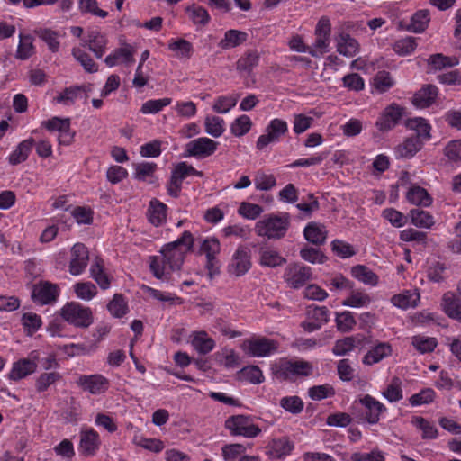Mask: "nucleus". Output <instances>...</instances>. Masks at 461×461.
Listing matches in <instances>:
<instances>
[{
	"mask_svg": "<svg viewBox=\"0 0 461 461\" xmlns=\"http://www.w3.org/2000/svg\"><path fill=\"white\" fill-rule=\"evenodd\" d=\"M37 369V364L30 359H22L14 364L9 374V377L13 380H20L28 375L34 373Z\"/></svg>",
	"mask_w": 461,
	"mask_h": 461,
	"instance_id": "nucleus-37",
	"label": "nucleus"
},
{
	"mask_svg": "<svg viewBox=\"0 0 461 461\" xmlns=\"http://www.w3.org/2000/svg\"><path fill=\"white\" fill-rule=\"evenodd\" d=\"M127 309V303L123 296L119 294H115L112 301L107 304V310L116 318L122 317L126 313Z\"/></svg>",
	"mask_w": 461,
	"mask_h": 461,
	"instance_id": "nucleus-59",
	"label": "nucleus"
},
{
	"mask_svg": "<svg viewBox=\"0 0 461 461\" xmlns=\"http://www.w3.org/2000/svg\"><path fill=\"white\" fill-rule=\"evenodd\" d=\"M435 399V392L431 388H425L420 393L412 394L409 398V402L411 406H420L423 404L431 403Z\"/></svg>",
	"mask_w": 461,
	"mask_h": 461,
	"instance_id": "nucleus-62",
	"label": "nucleus"
},
{
	"mask_svg": "<svg viewBox=\"0 0 461 461\" xmlns=\"http://www.w3.org/2000/svg\"><path fill=\"white\" fill-rule=\"evenodd\" d=\"M205 131L218 138L224 132V120L218 116H207L204 121Z\"/></svg>",
	"mask_w": 461,
	"mask_h": 461,
	"instance_id": "nucleus-52",
	"label": "nucleus"
},
{
	"mask_svg": "<svg viewBox=\"0 0 461 461\" xmlns=\"http://www.w3.org/2000/svg\"><path fill=\"white\" fill-rule=\"evenodd\" d=\"M194 238L190 231H185L180 238L162 247L159 256L150 258L149 267L158 279H167V276L179 270L185 254L191 250Z\"/></svg>",
	"mask_w": 461,
	"mask_h": 461,
	"instance_id": "nucleus-1",
	"label": "nucleus"
},
{
	"mask_svg": "<svg viewBox=\"0 0 461 461\" xmlns=\"http://www.w3.org/2000/svg\"><path fill=\"white\" fill-rule=\"evenodd\" d=\"M402 115V109L398 105L391 104L379 115L375 127L381 132L391 131L398 124Z\"/></svg>",
	"mask_w": 461,
	"mask_h": 461,
	"instance_id": "nucleus-15",
	"label": "nucleus"
},
{
	"mask_svg": "<svg viewBox=\"0 0 461 461\" xmlns=\"http://www.w3.org/2000/svg\"><path fill=\"white\" fill-rule=\"evenodd\" d=\"M185 12L188 14L189 19L194 24L205 25L210 21V15L207 10L203 6L193 5L186 7Z\"/></svg>",
	"mask_w": 461,
	"mask_h": 461,
	"instance_id": "nucleus-49",
	"label": "nucleus"
},
{
	"mask_svg": "<svg viewBox=\"0 0 461 461\" xmlns=\"http://www.w3.org/2000/svg\"><path fill=\"white\" fill-rule=\"evenodd\" d=\"M200 250L206 255L207 267L211 268L213 267L215 257L220 253V241L216 238H206L203 240Z\"/></svg>",
	"mask_w": 461,
	"mask_h": 461,
	"instance_id": "nucleus-41",
	"label": "nucleus"
},
{
	"mask_svg": "<svg viewBox=\"0 0 461 461\" xmlns=\"http://www.w3.org/2000/svg\"><path fill=\"white\" fill-rule=\"evenodd\" d=\"M420 293L417 290H406L401 294H395L391 298V303L401 309L416 307L420 301Z\"/></svg>",
	"mask_w": 461,
	"mask_h": 461,
	"instance_id": "nucleus-32",
	"label": "nucleus"
},
{
	"mask_svg": "<svg viewBox=\"0 0 461 461\" xmlns=\"http://www.w3.org/2000/svg\"><path fill=\"white\" fill-rule=\"evenodd\" d=\"M412 345L420 353L432 352L437 347V340L435 338H429L423 336H415L412 338Z\"/></svg>",
	"mask_w": 461,
	"mask_h": 461,
	"instance_id": "nucleus-63",
	"label": "nucleus"
},
{
	"mask_svg": "<svg viewBox=\"0 0 461 461\" xmlns=\"http://www.w3.org/2000/svg\"><path fill=\"white\" fill-rule=\"evenodd\" d=\"M405 125L409 130L416 132V135H413L412 137H419V140H421L423 142L424 140H430L431 126L424 118L415 117L409 119Z\"/></svg>",
	"mask_w": 461,
	"mask_h": 461,
	"instance_id": "nucleus-33",
	"label": "nucleus"
},
{
	"mask_svg": "<svg viewBox=\"0 0 461 461\" xmlns=\"http://www.w3.org/2000/svg\"><path fill=\"white\" fill-rule=\"evenodd\" d=\"M283 278L289 287L299 289L312 280V271L301 263H290L285 268Z\"/></svg>",
	"mask_w": 461,
	"mask_h": 461,
	"instance_id": "nucleus-7",
	"label": "nucleus"
},
{
	"mask_svg": "<svg viewBox=\"0 0 461 461\" xmlns=\"http://www.w3.org/2000/svg\"><path fill=\"white\" fill-rule=\"evenodd\" d=\"M19 38L20 41L16 51V58L24 60L29 59L34 52L32 38L31 35L23 34H20Z\"/></svg>",
	"mask_w": 461,
	"mask_h": 461,
	"instance_id": "nucleus-54",
	"label": "nucleus"
},
{
	"mask_svg": "<svg viewBox=\"0 0 461 461\" xmlns=\"http://www.w3.org/2000/svg\"><path fill=\"white\" fill-rule=\"evenodd\" d=\"M428 64L434 70H442L447 68H453L459 64V59L456 56H445L441 53H436L429 56Z\"/></svg>",
	"mask_w": 461,
	"mask_h": 461,
	"instance_id": "nucleus-40",
	"label": "nucleus"
},
{
	"mask_svg": "<svg viewBox=\"0 0 461 461\" xmlns=\"http://www.w3.org/2000/svg\"><path fill=\"white\" fill-rule=\"evenodd\" d=\"M429 21V12L426 9L419 10L412 14L406 29L414 33H420L427 29Z\"/></svg>",
	"mask_w": 461,
	"mask_h": 461,
	"instance_id": "nucleus-35",
	"label": "nucleus"
},
{
	"mask_svg": "<svg viewBox=\"0 0 461 461\" xmlns=\"http://www.w3.org/2000/svg\"><path fill=\"white\" fill-rule=\"evenodd\" d=\"M359 342L360 338L358 336L346 337L335 342L332 352L336 356H345L351 352L355 348L356 344Z\"/></svg>",
	"mask_w": 461,
	"mask_h": 461,
	"instance_id": "nucleus-45",
	"label": "nucleus"
},
{
	"mask_svg": "<svg viewBox=\"0 0 461 461\" xmlns=\"http://www.w3.org/2000/svg\"><path fill=\"white\" fill-rule=\"evenodd\" d=\"M92 278L98 284L101 289H107L110 286V278L104 271L103 259L96 258L90 267Z\"/></svg>",
	"mask_w": 461,
	"mask_h": 461,
	"instance_id": "nucleus-38",
	"label": "nucleus"
},
{
	"mask_svg": "<svg viewBox=\"0 0 461 461\" xmlns=\"http://www.w3.org/2000/svg\"><path fill=\"white\" fill-rule=\"evenodd\" d=\"M218 143L212 139L201 137L188 142L185 146L187 156L195 158H206L217 149Z\"/></svg>",
	"mask_w": 461,
	"mask_h": 461,
	"instance_id": "nucleus-13",
	"label": "nucleus"
},
{
	"mask_svg": "<svg viewBox=\"0 0 461 461\" xmlns=\"http://www.w3.org/2000/svg\"><path fill=\"white\" fill-rule=\"evenodd\" d=\"M89 252L83 243H76L70 251L69 273L73 276L82 274L87 267Z\"/></svg>",
	"mask_w": 461,
	"mask_h": 461,
	"instance_id": "nucleus-11",
	"label": "nucleus"
},
{
	"mask_svg": "<svg viewBox=\"0 0 461 461\" xmlns=\"http://www.w3.org/2000/svg\"><path fill=\"white\" fill-rule=\"evenodd\" d=\"M246 450V447L242 444H228L221 448L222 457L225 461H238Z\"/></svg>",
	"mask_w": 461,
	"mask_h": 461,
	"instance_id": "nucleus-58",
	"label": "nucleus"
},
{
	"mask_svg": "<svg viewBox=\"0 0 461 461\" xmlns=\"http://www.w3.org/2000/svg\"><path fill=\"white\" fill-rule=\"evenodd\" d=\"M251 267L249 250L246 247H239L234 252L228 266L230 275L240 277L245 275Z\"/></svg>",
	"mask_w": 461,
	"mask_h": 461,
	"instance_id": "nucleus-12",
	"label": "nucleus"
},
{
	"mask_svg": "<svg viewBox=\"0 0 461 461\" xmlns=\"http://www.w3.org/2000/svg\"><path fill=\"white\" fill-rule=\"evenodd\" d=\"M279 343L264 336H252L244 339L240 348L249 357H268L277 352Z\"/></svg>",
	"mask_w": 461,
	"mask_h": 461,
	"instance_id": "nucleus-3",
	"label": "nucleus"
},
{
	"mask_svg": "<svg viewBox=\"0 0 461 461\" xmlns=\"http://www.w3.org/2000/svg\"><path fill=\"white\" fill-rule=\"evenodd\" d=\"M41 126L50 132H58V141L60 145L68 146L74 141L75 131L71 130L68 118L52 117L43 121Z\"/></svg>",
	"mask_w": 461,
	"mask_h": 461,
	"instance_id": "nucleus-9",
	"label": "nucleus"
},
{
	"mask_svg": "<svg viewBox=\"0 0 461 461\" xmlns=\"http://www.w3.org/2000/svg\"><path fill=\"white\" fill-rule=\"evenodd\" d=\"M225 428L232 436H242L246 438H254L261 433V429L255 424L250 416L233 415L225 420Z\"/></svg>",
	"mask_w": 461,
	"mask_h": 461,
	"instance_id": "nucleus-5",
	"label": "nucleus"
},
{
	"mask_svg": "<svg viewBox=\"0 0 461 461\" xmlns=\"http://www.w3.org/2000/svg\"><path fill=\"white\" fill-rule=\"evenodd\" d=\"M351 275L361 283L375 286L378 284V276L364 265H357L351 268Z\"/></svg>",
	"mask_w": 461,
	"mask_h": 461,
	"instance_id": "nucleus-39",
	"label": "nucleus"
},
{
	"mask_svg": "<svg viewBox=\"0 0 461 461\" xmlns=\"http://www.w3.org/2000/svg\"><path fill=\"white\" fill-rule=\"evenodd\" d=\"M61 379V375L58 372L42 373L39 375L35 382L36 390L39 393L45 392L49 387Z\"/></svg>",
	"mask_w": 461,
	"mask_h": 461,
	"instance_id": "nucleus-57",
	"label": "nucleus"
},
{
	"mask_svg": "<svg viewBox=\"0 0 461 461\" xmlns=\"http://www.w3.org/2000/svg\"><path fill=\"white\" fill-rule=\"evenodd\" d=\"M77 298L84 301L92 300L97 294L96 286L91 282H78L73 286Z\"/></svg>",
	"mask_w": 461,
	"mask_h": 461,
	"instance_id": "nucleus-50",
	"label": "nucleus"
},
{
	"mask_svg": "<svg viewBox=\"0 0 461 461\" xmlns=\"http://www.w3.org/2000/svg\"><path fill=\"white\" fill-rule=\"evenodd\" d=\"M259 61V53L256 50H248L238 61L237 69L250 72Z\"/></svg>",
	"mask_w": 461,
	"mask_h": 461,
	"instance_id": "nucleus-48",
	"label": "nucleus"
},
{
	"mask_svg": "<svg viewBox=\"0 0 461 461\" xmlns=\"http://www.w3.org/2000/svg\"><path fill=\"white\" fill-rule=\"evenodd\" d=\"M168 49L175 53L177 59H190L193 53L192 44L184 39L172 41L168 43Z\"/></svg>",
	"mask_w": 461,
	"mask_h": 461,
	"instance_id": "nucleus-44",
	"label": "nucleus"
},
{
	"mask_svg": "<svg viewBox=\"0 0 461 461\" xmlns=\"http://www.w3.org/2000/svg\"><path fill=\"white\" fill-rule=\"evenodd\" d=\"M406 199L412 204L428 207L432 203V198L427 190L419 185H412L406 194Z\"/></svg>",
	"mask_w": 461,
	"mask_h": 461,
	"instance_id": "nucleus-34",
	"label": "nucleus"
},
{
	"mask_svg": "<svg viewBox=\"0 0 461 461\" xmlns=\"http://www.w3.org/2000/svg\"><path fill=\"white\" fill-rule=\"evenodd\" d=\"M335 321L338 330L341 332L352 330L357 324L353 312L348 311L337 313Z\"/></svg>",
	"mask_w": 461,
	"mask_h": 461,
	"instance_id": "nucleus-53",
	"label": "nucleus"
},
{
	"mask_svg": "<svg viewBox=\"0 0 461 461\" xmlns=\"http://www.w3.org/2000/svg\"><path fill=\"white\" fill-rule=\"evenodd\" d=\"M134 176L139 181H147L149 177H152L156 169L157 165L153 162H141L133 164Z\"/></svg>",
	"mask_w": 461,
	"mask_h": 461,
	"instance_id": "nucleus-51",
	"label": "nucleus"
},
{
	"mask_svg": "<svg viewBox=\"0 0 461 461\" xmlns=\"http://www.w3.org/2000/svg\"><path fill=\"white\" fill-rule=\"evenodd\" d=\"M258 254V263L262 267H276L286 262V259L276 249L267 245L260 246Z\"/></svg>",
	"mask_w": 461,
	"mask_h": 461,
	"instance_id": "nucleus-21",
	"label": "nucleus"
},
{
	"mask_svg": "<svg viewBox=\"0 0 461 461\" xmlns=\"http://www.w3.org/2000/svg\"><path fill=\"white\" fill-rule=\"evenodd\" d=\"M290 226V215L287 212L281 215H268L258 221L255 226L256 233L269 240L283 238Z\"/></svg>",
	"mask_w": 461,
	"mask_h": 461,
	"instance_id": "nucleus-2",
	"label": "nucleus"
},
{
	"mask_svg": "<svg viewBox=\"0 0 461 461\" xmlns=\"http://www.w3.org/2000/svg\"><path fill=\"white\" fill-rule=\"evenodd\" d=\"M438 95V88L433 85H427L419 90L413 96V104L419 108L431 105Z\"/></svg>",
	"mask_w": 461,
	"mask_h": 461,
	"instance_id": "nucleus-31",
	"label": "nucleus"
},
{
	"mask_svg": "<svg viewBox=\"0 0 461 461\" xmlns=\"http://www.w3.org/2000/svg\"><path fill=\"white\" fill-rule=\"evenodd\" d=\"M167 212V206L154 198L149 202L147 212L148 219L154 226H160L166 222Z\"/></svg>",
	"mask_w": 461,
	"mask_h": 461,
	"instance_id": "nucleus-27",
	"label": "nucleus"
},
{
	"mask_svg": "<svg viewBox=\"0 0 461 461\" xmlns=\"http://www.w3.org/2000/svg\"><path fill=\"white\" fill-rule=\"evenodd\" d=\"M252 122L250 118L242 114L236 118L230 125V131L236 137H241L248 133L251 129Z\"/></svg>",
	"mask_w": 461,
	"mask_h": 461,
	"instance_id": "nucleus-55",
	"label": "nucleus"
},
{
	"mask_svg": "<svg viewBox=\"0 0 461 461\" xmlns=\"http://www.w3.org/2000/svg\"><path fill=\"white\" fill-rule=\"evenodd\" d=\"M88 47L89 50H92L96 58L100 59L104 54V46L106 41L103 35H100L97 32H91L89 35Z\"/></svg>",
	"mask_w": 461,
	"mask_h": 461,
	"instance_id": "nucleus-64",
	"label": "nucleus"
},
{
	"mask_svg": "<svg viewBox=\"0 0 461 461\" xmlns=\"http://www.w3.org/2000/svg\"><path fill=\"white\" fill-rule=\"evenodd\" d=\"M59 289L57 285L49 282H41L33 286L32 298L40 304H48L56 301Z\"/></svg>",
	"mask_w": 461,
	"mask_h": 461,
	"instance_id": "nucleus-16",
	"label": "nucleus"
},
{
	"mask_svg": "<svg viewBox=\"0 0 461 461\" xmlns=\"http://www.w3.org/2000/svg\"><path fill=\"white\" fill-rule=\"evenodd\" d=\"M254 182L256 189L261 191L270 190L276 185V177L272 174H266L262 171L256 173Z\"/></svg>",
	"mask_w": 461,
	"mask_h": 461,
	"instance_id": "nucleus-60",
	"label": "nucleus"
},
{
	"mask_svg": "<svg viewBox=\"0 0 461 461\" xmlns=\"http://www.w3.org/2000/svg\"><path fill=\"white\" fill-rule=\"evenodd\" d=\"M424 143L419 137H408L394 149L396 158L408 159L411 158L419 152Z\"/></svg>",
	"mask_w": 461,
	"mask_h": 461,
	"instance_id": "nucleus-19",
	"label": "nucleus"
},
{
	"mask_svg": "<svg viewBox=\"0 0 461 461\" xmlns=\"http://www.w3.org/2000/svg\"><path fill=\"white\" fill-rule=\"evenodd\" d=\"M100 445L99 436L93 429L80 434L79 450L85 456H93Z\"/></svg>",
	"mask_w": 461,
	"mask_h": 461,
	"instance_id": "nucleus-25",
	"label": "nucleus"
},
{
	"mask_svg": "<svg viewBox=\"0 0 461 461\" xmlns=\"http://www.w3.org/2000/svg\"><path fill=\"white\" fill-rule=\"evenodd\" d=\"M413 425L421 430L423 439H435L438 436V429L430 421L422 417H415L412 420Z\"/></svg>",
	"mask_w": 461,
	"mask_h": 461,
	"instance_id": "nucleus-47",
	"label": "nucleus"
},
{
	"mask_svg": "<svg viewBox=\"0 0 461 461\" xmlns=\"http://www.w3.org/2000/svg\"><path fill=\"white\" fill-rule=\"evenodd\" d=\"M60 314L66 321L76 327L87 328L93 322L90 308L76 302L66 303L61 308Z\"/></svg>",
	"mask_w": 461,
	"mask_h": 461,
	"instance_id": "nucleus-6",
	"label": "nucleus"
},
{
	"mask_svg": "<svg viewBox=\"0 0 461 461\" xmlns=\"http://www.w3.org/2000/svg\"><path fill=\"white\" fill-rule=\"evenodd\" d=\"M288 132V124L285 120L275 118L266 126L265 133L258 138L256 147L263 150L271 143L279 141L280 138Z\"/></svg>",
	"mask_w": 461,
	"mask_h": 461,
	"instance_id": "nucleus-8",
	"label": "nucleus"
},
{
	"mask_svg": "<svg viewBox=\"0 0 461 461\" xmlns=\"http://www.w3.org/2000/svg\"><path fill=\"white\" fill-rule=\"evenodd\" d=\"M441 307L451 319L461 322V294L453 292L445 293L442 296Z\"/></svg>",
	"mask_w": 461,
	"mask_h": 461,
	"instance_id": "nucleus-18",
	"label": "nucleus"
},
{
	"mask_svg": "<svg viewBox=\"0 0 461 461\" xmlns=\"http://www.w3.org/2000/svg\"><path fill=\"white\" fill-rule=\"evenodd\" d=\"M239 100V95H221L217 97L212 105V110L217 113H227L233 108Z\"/></svg>",
	"mask_w": 461,
	"mask_h": 461,
	"instance_id": "nucleus-46",
	"label": "nucleus"
},
{
	"mask_svg": "<svg viewBox=\"0 0 461 461\" xmlns=\"http://www.w3.org/2000/svg\"><path fill=\"white\" fill-rule=\"evenodd\" d=\"M90 90V87L87 86H80L74 87H68L63 92H61L58 96L55 97V101L59 104H62L64 105H71L75 103L77 98L84 97L87 98V92Z\"/></svg>",
	"mask_w": 461,
	"mask_h": 461,
	"instance_id": "nucleus-26",
	"label": "nucleus"
},
{
	"mask_svg": "<svg viewBox=\"0 0 461 461\" xmlns=\"http://www.w3.org/2000/svg\"><path fill=\"white\" fill-rule=\"evenodd\" d=\"M337 51L345 57L351 58L359 51V44L349 34L342 32L337 39Z\"/></svg>",
	"mask_w": 461,
	"mask_h": 461,
	"instance_id": "nucleus-30",
	"label": "nucleus"
},
{
	"mask_svg": "<svg viewBox=\"0 0 461 461\" xmlns=\"http://www.w3.org/2000/svg\"><path fill=\"white\" fill-rule=\"evenodd\" d=\"M382 396L390 402H396L402 399V381L399 377L394 376L390 384L382 392Z\"/></svg>",
	"mask_w": 461,
	"mask_h": 461,
	"instance_id": "nucleus-42",
	"label": "nucleus"
},
{
	"mask_svg": "<svg viewBox=\"0 0 461 461\" xmlns=\"http://www.w3.org/2000/svg\"><path fill=\"white\" fill-rule=\"evenodd\" d=\"M192 347L202 355L210 353L215 348V341L204 330L193 331L190 335Z\"/></svg>",
	"mask_w": 461,
	"mask_h": 461,
	"instance_id": "nucleus-23",
	"label": "nucleus"
},
{
	"mask_svg": "<svg viewBox=\"0 0 461 461\" xmlns=\"http://www.w3.org/2000/svg\"><path fill=\"white\" fill-rule=\"evenodd\" d=\"M294 448V442L288 437L272 438L266 447V454L272 459H284Z\"/></svg>",
	"mask_w": 461,
	"mask_h": 461,
	"instance_id": "nucleus-14",
	"label": "nucleus"
},
{
	"mask_svg": "<svg viewBox=\"0 0 461 461\" xmlns=\"http://www.w3.org/2000/svg\"><path fill=\"white\" fill-rule=\"evenodd\" d=\"M34 145V140L29 138L23 140L16 149L10 154L8 161L11 165H17L25 161Z\"/></svg>",
	"mask_w": 461,
	"mask_h": 461,
	"instance_id": "nucleus-36",
	"label": "nucleus"
},
{
	"mask_svg": "<svg viewBox=\"0 0 461 461\" xmlns=\"http://www.w3.org/2000/svg\"><path fill=\"white\" fill-rule=\"evenodd\" d=\"M307 319L314 321L322 327L330 320L329 310L325 306H309L307 309Z\"/></svg>",
	"mask_w": 461,
	"mask_h": 461,
	"instance_id": "nucleus-56",
	"label": "nucleus"
},
{
	"mask_svg": "<svg viewBox=\"0 0 461 461\" xmlns=\"http://www.w3.org/2000/svg\"><path fill=\"white\" fill-rule=\"evenodd\" d=\"M359 402L366 410V420L370 424L378 423L381 414L387 410L384 403L369 394L360 398Z\"/></svg>",
	"mask_w": 461,
	"mask_h": 461,
	"instance_id": "nucleus-17",
	"label": "nucleus"
},
{
	"mask_svg": "<svg viewBox=\"0 0 461 461\" xmlns=\"http://www.w3.org/2000/svg\"><path fill=\"white\" fill-rule=\"evenodd\" d=\"M312 365L303 360L291 361L281 359L273 367V373L279 380H293L299 375L308 376L312 374Z\"/></svg>",
	"mask_w": 461,
	"mask_h": 461,
	"instance_id": "nucleus-4",
	"label": "nucleus"
},
{
	"mask_svg": "<svg viewBox=\"0 0 461 461\" xmlns=\"http://www.w3.org/2000/svg\"><path fill=\"white\" fill-rule=\"evenodd\" d=\"M348 291V295L341 303L343 306L364 308L368 307L371 303V296L364 290L351 288Z\"/></svg>",
	"mask_w": 461,
	"mask_h": 461,
	"instance_id": "nucleus-28",
	"label": "nucleus"
},
{
	"mask_svg": "<svg viewBox=\"0 0 461 461\" xmlns=\"http://www.w3.org/2000/svg\"><path fill=\"white\" fill-rule=\"evenodd\" d=\"M77 384L91 394H102L109 389L110 382L100 374L81 375L77 380Z\"/></svg>",
	"mask_w": 461,
	"mask_h": 461,
	"instance_id": "nucleus-10",
	"label": "nucleus"
},
{
	"mask_svg": "<svg viewBox=\"0 0 461 461\" xmlns=\"http://www.w3.org/2000/svg\"><path fill=\"white\" fill-rule=\"evenodd\" d=\"M248 39V33L240 30L230 29L225 32L218 46L221 50H230L243 44Z\"/></svg>",
	"mask_w": 461,
	"mask_h": 461,
	"instance_id": "nucleus-29",
	"label": "nucleus"
},
{
	"mask_svg": "<svg viewBox=\"0 0 461 461\" xmlns=\"http://www.w3.org/2000/svg\"><path fill=\"white\" fill-rule=\"evenodd\" d=\"M72 54L74 58L83 66L86 72L94 73L98 70L97 65L94 62L91 57L81 49H73Z\"/></svg>",
	"mask_w": 461,
	"mask_h": 461,
	"instance_id": "nucleus-61",
	"label": "nucleus"
},
{
	"mask_svg": "<svg viewBox=\"0 0 461 461\" xmlns=\"http://www.w3.org/2000/svg\"><path fill=\"white\" fill-rule=\"evenodd\" d=\"M303 235L310 243L322 245L326 241L328 231L323 224L312 221L304 228Z\"/></svg>",
	"mask_w": 461,
	"mask_h": 461,
	"instance_id": "nucleus-24",
	"label": "nucleus"
},
{
	"mask_svg": "<svg viewBox=\"0 0 461 461\" xmlns=\"http://www.w3.org/2000/svg\"><path fill=\"white\" fill-rule=\"evenodd\" d=\"M392 347L387 342H379L371 348L364 356L362 362L366 366H373L381 362L384 358L391 356Z\"/></svg>",
	"mask_w": 461,
	"mask_h": 461,
	"instance_id": "nucleus-22",
	"label": "nucleus"
},
{
	"mask_svg": "<svg viewBox=\"0 0 461 461\" xmlns=\"http://www.w3.org/2000/svg\"><path fill=\"white\" fill-rule=\"evenodd\" d=\"M411 223L419 228L429 229L434 225L433 216L426 211L412 209L410 211Z\"/></svg>",
	"mask_w": 461,
	"mask_h": 461,
	"instance_id": "nucleus-43",
	"label": "nucleus"
},
{
	"mask_svg": "<svg viewBox=\"0 0 461 461\" xmlns=\"http://www.w3.org/2000/svg\"><path fill=\"white\" fill-rule=\"evenodd\" d=\"M134 50L129 44H123L116 49L113 53L108 55L104 61L108 67H114L119 64L130 66L134 62Z\"/></svg>",
	"mask_w": 461,
	"mask_h": 461,
	"instance_id": "nucleus-20",
	"label": "nucleus"
}]
</instances>
